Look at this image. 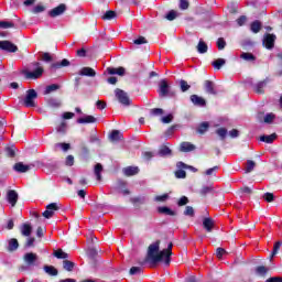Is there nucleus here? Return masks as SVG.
I'll list each match as a JSON object with an SVG mask.
<instances>
[{
  "label": "nucleus",
  "instance_id": "1",
  "mask_svg": "<svg viewBox=\"0 0 282 282\" xmlns=\"http://www.w3.org/2000/svg\"><path fill=\"white\" fill-rule=\"evenodd\" d=\"M160 240H156L152 245L148 247V253L145 257V263H152L155 265L160 263V261H164L165 257V265H171V257L173 256V242L167 245L166 249L160 251Z\"/></svg>",
  "mask_w": 282,
  "mask_h": 282
},
{
  "label": "nucleus",
  "instance_id": "2",
  "mask_svg": "<svg viewBox=\"0 0 282 282\" xmlns=\"http://www.w3.org/2000/svg\"><path fill=\"white\" fill-rule=\"evenodd\" d=\"M33 67H36V69H34L33 72H30V70L22 72V74L24 75V77L28 80H36V79L41 78V76H43V72H45V69H43V67H41V63H39V62H34Z\"/></svg>",
  "mask_w": 282,
  "mask_h": 282
},
{
  "label": "nucleus",
  "instance_id": "3",
  "mask_svg": "<svg viewBox=\"0 0 282 282\" xmlns=\"http://www.w3.org/2000/svg\"><path fill=\"white\" fill-rule=\"evenodd\" d=\"M115 96L120 105H123V107H131V98H129V95L124 90L116 88Z\"/></svg>",
  "mask_w": 282,
  "mask_h": 282
},
{
  "label": "nucleus",
  "instance_id": "4",
  "mask_svg": "<svg viewBox=\"0 0 282 282\" xmlns=\"http://www.w3.org/2000/svg\"><path fill=\"white\" fill-rule=\"evenodd\" d=\"M36 98H39V94L36 93V90L29 89L24 98V107H36V102H34Z\"/></svg>",
  "mask_w": 282,
  "mask_h": 282
},
{
  "label": "nucleus",
  "instance_id": "5",
  "mask_svg": "<svg viewBox=\"0 0 282 282\" xmlns=\"http://www.w3.org/2000/svg\"><path fill=\"white\" fill-rule=\"evenodd\" d=\"M57 210H61V206H58V203H51L46 205V210L43 212L42 217H44L45 219H52Z\"/></svg>",
  "mask_w": 282,
  "mask_h": 282
},
{
  "label": "nucleus",
  "instance_id": "6",
  "mask_svg": "<svg viewBox=\"0 0 282 282\" xmlns=\"http://www.w3.org/2000/svg\"><path fill=\"white\" fill-rule=\"evenodd\" d=\"M0 50H2V52H8L9 54H15V52H19V46L8 40H4L0 41Z\"/></svg>",
  "mask_w": 282,
  "mask_h": 282
},
{
  "label": "nucleus",
  "instance_id": "7",
  "mask_svg": "<svg viewBox=\"0 0 282 282\" xmlns=\"http://www.w3.org/2000/svg\"><path fill=\"white\" fill-rule=\"evenodd\" d=\"M276 42V35L267 33L264 34V37L262 40V44L267 50H273L274 48V43Z\"/></svg>",
  "mask_w": 282,
  "mask_h": 282
},
{
  "label": "nucleus",
  "instance_id": "8",
  "mask_svg": "<svg viewBox=\"0 0 282 282\" xmlns=\"http://www.w3.org/2000/svg\"><path fill=\"white\" fill-rule=\"evenodd\" d=\"M67 10V6L65 3H61L48 12V15L52 19H56V17H61Z\"/></svg>",
  "mask_w": 282,
  "mask_h": 282
},
{
  "label": "nucleus",
  "instance_id": "9",
  "mask_svg": "<svg viewBox=\"0 0 282 282\" xmlns=\"http://www.w3.org/2000/svg\"><path fill=\"white\" fill-rule=\"evenodd\" d=\"M7 202L14 208L17 206V202H19V193L14 189H9L7 192Z\"/></svg>",
  "mask_w": 282,
  "mask_h": 282
},
{
  "label": "nucleus",
  "instance_id": "10",
  "mask_svg": "<svg viewBox=\"0 0 282 282\" xmlns=\"http://www.w3.org/2000/svg\"><path fill=\"white\" fill-rule=\"evenodd\" d=\"M23 261L29 267L36 265V261H39V256L34 252H28L23 256Z\"/></svg>",
  "mask_w": 282,
  "mask_h": 282
},
{
  "label": "nucleus",
  "instance_id": "11",
  "mask_svg": "<svg viewBox=\"0 0 282 282\" xmlns=\"http://www.w3.org/2000/svg\"><path fill=\"white\" fill-rule=\"evenodd\" d=\"M169 82H166V79H161L158 90L161 98H166V96H169Z\"/></svg>",
  "mask_w": 282,
  "mask_h": 282
},
{
  "label": "nucleus",
  "instance_id": "12",
  "mask_svg": "<svg viewBox=\"0 0 282 282\" xmlns=\"http://www.w3.org/2000/svg\"><path fill=\"white\" fill-rule=\"evenodd\" d=\"M116 191H121L123 195H131V192L127 188V182L123 180H118L115 184Z\"/></svg>",
  "mask_w": 282,
  "mask_h": 282
},
{
  "label": "nucleus",
  "instance_id": "13",
  "mask_svg": "<svg viewBox=\"0 0 282 282\" xmlns=\"http://www.w3.org/2000/svg\"><path fill=\"white\" fill-rule=\"evenodd\" d=\"M96 122H98V119L91 115H87L77 119V124H94Z\"/></svg>",
  "mask_w": 282,
  "mask_h": 282
},
{
  "label": "nucleus",
  "instance_id": "14",
  "mask_svg": "<svg viewBox=\"0 0 282 282\" xmlns=\"http://www.w3.org/2000/svg\"><path fill=\"white\" fill-rule=\"evenodd\" d=\"M32 166L34 165H25L23 164V162H18L13 165V171H15L17 173H28V171L32 170Z\"/></svg>",
  "mask_w": 282,
  "mask_h": 282
},
{
  "label": "nucleus",
  "instance_id": "15",
  "mask_svg": "<svg viewBox=\"0 0 282 282\" xmlns=\"http://www.w3.org/2000/svg\"><path fill=\"white\" fill-rule=\"evenodd\" d=\"M189 100L195 107H206V99L198 95H191Z\"/></svg>",
  "mask_w": 282,
  "mask_h": 282
},
{
  "label": "nucleus",
  "instance_id": "16",
  "mask_svg": "<svg viewBox=\"0 0 282 282\" xmlns=\"http://www.w3.org/2000/svg\"><path fill=\"white\" fill-rule=\"evenodd\" d=\"M204 88L206 94H209L210 96H217V90L215 89V83L207 79L204 82Z\"/></svg>",
  "mask_w": 282,
  "mask_h": 282
},
{
  "label": "nucleus",
  "instance_id": "17",
  "mask_svg": "<svg viewBox=\"0 0 282 282\" xmlns=\"http://www.w3.org/2000/svg\"><path fill=\"white\" fill-rule=\"evenodd\" d=\"M123 175H126V177H133V175H138V173H140V167L138 166H127L123 167Z\"/></svg>",
  "mask_w": 282,
  "mask_h": 282
},
{
  "label": "nucleus",
  "instance_id": "18",
  "mask_svg": "<svg viewBox=\"0 0 282 282\" xmlns=\"http://www.w3.org/2000/svg\"><path fill=\"white\" fill-rule=\"evenodd\" d=\"M268 83H270V79L265 78L264 80H261L258 84H256V86L253 88L256 94H265V90L263 88L268 87Z\"/></svg>",
  "mask_w": 282,
  "mask_h": 282
},
{
  "label": "nucleus",
  "instance_id": "19",
  "mask_svg": "<svg viewBox=\"0 0 282 282\" xmlns=\"http://www.w3.org/2000/svg\"><path fill=\"white\" fill-rule=\"evenodd\" d=\"M203 228H205L207 232H213V228H215V220L210 217L204 218Z\"/></svg>",
  "mask_w": 282,
  "mask_h": 282
},
{
  "label": "nucleus",
  "instance_id": "20",
  "mask_svg": "<svg viewBox=\"0 0 282 282\" xmlns=\"http://www.w3.org/2000/svg\"><path fill=\"white\" fill-rule=\"evenodd\" d=\"M69 65H72L69 59L64 58L61 62H55V63L51 64V69H61L63 67H69Z\"/></svg>",
  "mask_w": 282,
  "mask_h": 282
},
{
  "label": "nucleus",
  "instance_id": "21",
  "mask_svg": "<svg viewBox=\"0 0 282 282\" xmlns=\"http://www.w3.org/2000/svg\"><path fill=\"white\" fill-rule=\"evenodd\" d=\"M79 76H88V78H94L96 76V70L91 67H83L79 70Z\"/></svg>",
  "mask_w": 282,
  "mask_h": 282
},
{
  "label": "nucleus",
  "instance_id": "22",
  "mask_svg": "<svg viewBox=\"0 0 282 282\" xmlns=\"http://www.w3.org/2000/svg\"><path fill=\"white\" fill-rule=\"evenodd\" d=\"M160 158H166L169 155H173V151L167 145H161L158 152Z\"/></svg>",
  "mask_w": 282,
  "mask_h": 282
},
{
  "label": "nucleus",
  "instance_id": "23",
  "mask_svg": "<svg viewBox=\"0 0 282 282\" xmlns=\"http://www.w3.org/2000/svg\"><path fill=\"white\" fill-rule=\"evenodd\" d=\"M198 193L200 197H206V195H213L215 193V188L212 185H206L203 186Z\"/></svg>",
  "mask_w": 282,
  "mask_h": 282
},
{
  "label": "nucleus",
  "instance_id": "24",
  "mask_svg": "<svg viewBox=\"0 0 282 282\" xmlns=\"http://www.w3.org/2000/svg\"><path fill=\"white\" fill-rule=\"evenodd\" d=\"M158 213L160 215H167L170 217H175L176 215V213L173 209L166 206L158 207Z\"/></svg>",
  "mask_w": 282,
  "mask_h": 282
},
{
  "label": "nucleus",
  "instance_id": "25",
  "mask_svg": "<svg viewBox=\"0 0 282 282\" xmlns=\"http://www.w3.org/2000/svg\"><path fill=\"white\" fill-rule=\"evenodd\" d=\"M261 28H263V25L261 24V21H259V20H254L250 24V30L253 34H259L261 32Z\"/></svg>",
  "mask_w": 282,
  "mask_h": 282
},
{
  "label": "nucleus",
  "instance_id": "26",
  "mask_svg": "<svg viewBox=\"0 0 282 282\" xmlns=\"http://www.w3.org/2000/svg\"><path fill=\"white\" fill-rule=\"evenodd\" d=\"M102 171H104L102 164L97 163L94 169V174L96 175L97 182H102Z\"/></svg>",
  "mask_w": 282,
  "mask_h": 282
},
{
  "label": "nucleus",
  "instance_id": "27",
  "mask_svg": "<svg viewBox=\"0 0 282 282\" xmlns=\"http://www.w3.org/2000/svg\"><path fill=\"white\" fill-rule=\"evenodd\" d=\"M107 72H108V74H110V76H113V75H116V74H117L118 76H123L126 69H124V67H122V66H120V67H118V68L108 67V68H107Z\"/></svg>",
  "mask_w": 282,
  "mask_h": 282
},
{
  "label": "nucleus",
  "instance_id": "28",
  "mask_svg": "<svg viewBox=\"0 0 282 282\" xmlns=\"http://www.w3.org/2000/svg\"><path fill=\"white\" fill-rule=\"evenodd\" d=\"M7 250H8V252H14V251L19 250V240H17V238H11L9 240Z\"/></svg>",
  "mask_w": 282,
  "mask_h": 282
},
{
  "label": "nucleus",
  "instance_id": "29",
  "mask_svg": "<svg viewBox=\"0 0 282 282\" xmlns=\"http://www.w3.org/2000/svg\"><path fill=\"white\" fill-rule=\"evenodd\" d=\"M181 151L183 153H191V151H195V144L191 142H182L181 143Z\"/></svg>",
  "mask_w": 282,
  "mask_h": 282
},
{
  "label": "nucleus",
  "instance_id": "30",
  "mask_svg": "<svg viewBox=\"0 0 282 282\" xmlns=\"http://www.w3.org/2000/svg\"><path fill=\"white\" fill-rule=\"evenodd\" d=\"M12 28L13 30H17L19 26L14 24L12 21H0V29L1 30H10Z\"/></svg>",
  "mask_w": 282,
  "mask_h": 282
},
{
  "label": "nucleus",
  "instance_id": "31",
  "mask_svg": "<svg viewBox=\"0 0 282 282\" xmlns=\"http://www.w3.org/2000/svg\"><path fill=\"white\" fill-rule=\"evenodd\" d=\"M274 140H276V133H272L269 135L263 134L260 137V142H265L267 144H272Z\"/></svg>",
  "mask_w": 282,
  "mask_h": 282
},
{
  "label": "nucleus",
  "instance_id": "32",
  "mask_svg": "<svg viewBox=\"0 0 282 282\" xmlns=\"http://www.w3.org/2000/svg\"><path fill=\"white\" fill-rule=\"evenodd\" d=\"M43 270L50 276H58V269H55L54 265H44Z\"/></svg>",
  "mask_w": 282,
  "mask_h": 282
},
{
  "label": "nucleus",
  "instance_id": "33",
  "mask_svg": "<svg viewBox=\"0 0 282 282\" xmlns=\"http://www.w3.org/2000/svg\"><path fill=\"white\" fill-rule=\"evenodd\" d=\"M240 58H242V61H247V63H254V61H257V56H254V54L246 52L240 54Z\"/></svg>",
  "mask_w": 282,
  "mask_h": 282
},
{
  "label": "nucleus",
  "instance_id": "34",
  "mask_svg": "<svg viewBox=\"0 0 282 282\" xmlns=\"http://www.w3.org/2000/svg\"><path fill=\"white\" fill-rule=\"evenodd\" d=\"M196 50L198 54H206V52H208V44H206V42H204L203 40H199Z\"/></svg>",
  "mask_w": 282,
  "mask_h": 282
},
{
  "label": "nucleus",
  "instance_id": "35",
  "mask_svg": "<svg viewBox=\"0 0 282 282\" xmlns=\"http://www.w3.org/2000/svg\"><path fill=\"white\" fill-rule=\"evenodd\" d=\"M21 235L23 237H30V235H32V225L23 224L21 227Z\"/></svg>",
  "mask_w": 282,
  "mask_h": 282
},
{
  "label": "nucleus",
  "instance_id": "36",
  "mask_svg": "<svg viewBox=\"0 0 282 282\" xmlns=\"http://www.w3.org/2000/svg\"><path fill=\"white\" fill-rule=\"evenodd\" d=\"M209 128H210V124L207 121H204L198 126L197 133H199L200 135H204V133H206V131H208Z\"/></svg>",
  "mask_w": 282,
  "mask_h": 282
},
{
  "label": "nucleus",
  "instance_id": "37",
  "mask_svg": "<svg viewBox=\"0 0 282 282\" xmlns=\"http://www.w3.org/2000/svg\"><path fill=\"white\" fill-rule=\"evenodd\" d=\"M63 268L66 270V272H73L74 268H76V263L69 260H64L63 261Z\"/></svg>",
  "mask_w": 282,
  "mask_h": 282
},
{
  "label": "nucleus",
  "instance_id": "38",
  "mask_svg": "<svg viewBox=\"0 0 282 282\" xmlns=\"http://www.w3.org/2000/svg\"><path fill=\"white\" fill-rule=\"evenodd\" d=\"M110 140L111 142H120V140H122V133H120L119 130H113L110 133Z\"/></svg>",
  "mask_w": 282,
  "mask_h": 282
},
{
  "label": "nucleus",
  "instance_id": "39",
  "mask_svg": "<svg viewBox=\"0 0 282 282\" xmlns=\"http://www.w3.org/2000/svg\"><path fill=\"white\" fill-rule=\"evenodd\" d=\"M116 17H117L116 11L109 10V11H107V12L101 17V19H102V21H111V20L116 19Z\"/></svg>",
  "mask_w": 282,
  "mask_h": 282
},
{
  "label": "nucleus",
  "instance_id": "40",
  "mask_svg": "<svg viewBox=\"0 0 282 282\" xmlns=\"http://www.w3.org/2000/svg\"><path fill=\"white\" fill-rule=\"evenodd\" d=\"M47 106L51 109H58V107H61V100H58L56 98H51L47 100Z\"/></svg>",
  "mask_w": 282,
  "mask_h": 282
},
{
  "label": "nucleus",
  "instance_id": "41",
  "mask_svg": "<svg viewBox=\"0 0 282 282\" xmlns=\"http://www.w3.org/2000/svg\"><path fill=\"white\" fill-rule=\"evenodd\" d=\"M212 65H213V67H214L215 69H221V67H224V65H226V59H224V58H218V59L214 61V62L212 63Z\"/></svg>",
  "mask_w": 282,
  "mask_h": 282
},
{
  "label": "nucleus",
  "instance_id": "42",
  "mask_svg": "<svg viewBox=\"0 0 282 282\" xmlns=\"http://www.w3.org/2000/svg\"><path fill=\"white\" fill-rule=\"evenodd\" d=\"M268 267L259 265L256 268V273L259 274V276H265L268 274Z\"/></svg>",
  "mask_w": 282,
  "mask_h": 282
},
{
  "label": "nucleus",
  "instance_id": "43",
  "mask_svg": "<svg viewBox=\"0 0 282 282\" xmlns=\"http://www.w3.org/2000/svg\"><path fill=\"white\" fill-rule=\"evenodd\" d=\"M53 254L56 257V259H67L69 257V254L62 249H57Z\"/></svg>",
  "mask_w": 282,
  "mask_h": 282
},
{
  "label": "nucleus",
  "instance_id": "44",
  "mask_svg": "<svg viewBox=\"0 0 282 282\" xmlns=\"http://www.w3.org/2000/svg\"><path fill=\"white\" fill-rule=\"evenodd\" d=\"M131 204H133V206H142V204H144V197H132L130 198Z\"/></svg>",
  "mask_w": 282,
  "mask_h": 282
},
{
  "label": "nucleus",
  "instance_id": "45",
  "mask_svg": "<svg viewBox=\"0 0 282 282\" xmlns=\"http://www.w3.org/2000/svg\"><path fill=\"white\" fill-rule=\"evenodd\" d=\"M254 166H257L254 161L247 160L246 173H252V171H254Z\"/></svg>",
  "mask_w": 282,
  "mask_h": 282
},
{
  "label": "nucleus",
  "instance_id": "46",
  "mask_svg": "<svg viewBox=\"0 0 282 282\" xmlns=\"http://www.w3.org/2000/svg\"><path fill=\"white\" fill-rule=\"evenodd\" d=\"M217 135H219L220 140H226V137L228 135V130L226 128H219L216 130Z\"/></svg>",
  "mask_w": 282,
  "mask_h": 282
},
{
  "label": "nucleus",
  "instance_id": "47",
  "mask_svg": "<svg viewBox=\"0 0 282 282\" xmlns=\"http://www.w3.org/2000/svg\"><path fill=\"white\" fill-rule=\"evenodd\" d=\"M274 118H276V115H275V113H272V112L267 113V115L264 116V122H265V124H272V122H274Z\"/></svg>",
  "mask_w": 282,
  "mask_h": 282
},
{
  "label": "nucleus",
  "instance_id": "48",
  "mask_svg": "<svg viewBox=\"0 0 282 282\" xmlns=\"http://www.w3.org/2000/svg\"><path fill=\"white\" fill-rule=\"evenodd\" d=\"M262 198L264 199V202H267L268 204H272V202H274V194L267 192L263 194Z\"/></svg>",
  "mask_w": 282,
  "mask_h": 282
},
{
  "label": "nucleus",
  "instance_id": "49",
  "mask_svg": "<svg viewBox=\"0 0 282 282\" xmlns=\"http://www.w3.org/2000/svg\"><path fill=\"white\" fill-rule=\"evenodd\" d=\"M57 89H61V86L57 85V84H52V85L46 86L44 93L45 94H52V91H56Z\"/></svg>",
  "mask_w": 282,
  "mask_h": 282
},
{
  "label": "nucleus",
  "instance_id": "50",
  "mask_svg": "<svg viewBox=\"0 0 282 282\" xmlns=\"http://www.w3.org/2000/svg\"><path fill=\"white\" fill-rule=\"evenodd\" d=\"M165 19L167 21H175V19H177V11L175 10L169 11V13L165 15Z\"/></svg>",
  "mask_w": 282,
  "mask_h": 282
},
{
  "label": "nucleus",
  "instance_id": "51",
  "mask_svg": "<svg viewBox=\"0 0 282 282\" xmlns=\"http://www.w3.org/2000/svg\"><path fill=\"white\" fill-rule=\"evenodd\" d=\"M184 215L185 217H195V209L192 206H186Z\"/></svg>",
  "mask_w": 282,
  "mask_h": 282
},
{
  "label": "nucleus",
  "instance_id": "52",
  "mask_svg": "<svg viewBox=\"0 0 282 282\" xmlns=\"http://www.w3.org/2000/svg\"><path fill=\"white\" fill-rule=\"evenodd\" d=\"M237 25H239V28H243V25H246V23L248 22V17L246 15H240L237 20Z\"/></svg>",
  "mask_w": 282,
  "mask_h": 282
},
{
  "label": "nucleus",
  "instance_id": "53",
  "mask_svg": "<svg viewBox=\"0 0 282 282\" xmlns=\"http://www.w3.org/2000/svg\"><path fill=\"white\" fill-rule=\"evenodd\" d=\"M135 274H142V269L140 267H132L129 271L130 276H135Z\"/></svg>",
  "mask_w": 282,
  "mask_h": 282
},
{
  "label": "nucleus",
  "instance_id": "54",
  "mask_svg": "<svg viewBox=\"0 0 282 282\" xmlns=\"http://www.w3.org/2000/svg\"><path fill=\"white\" fill-rule=\"evenodd\" d=\"M147 43H149V41H147V37L144 36H139L138 39L133 40L134 45H145Z\"/></svg>",
  "mask_w": 282,
  "mask_h": 282
},
{
  "label": "nucleus",
  "instance_id": "55",
  "mask_svg": "<svg viewBox=\"0 0 282 282\" xmlns=\"http://www.w3.org/2000/svg\"><path fill=\"white\" fill-rule=\"evenodd\" d=\"M175 177L177 180H186V171L180 169L175 172Z\"/></svg>",
  "mask_w": 282,
  "mask_h": 282
},
{
  "label": "nucleus",
  "instance_id": "56",
  "mask_svg": "<svg viewBox=\"0 0 282 282\" xmlns=\"http://www.w3.org/2000/svg\"><path fill=\"white\" fill-rule=\"evenodd\" d=\"M224 254H228V251H226V249L218 247L216 249V257L217 259H223Z\"/></svg>",
  "mask_w": 282,
  "mask_h": 282
},
{
  "label": "nucleus",
  "instance_id": "57",
  "mask_svg": "<svg viewBox=\"0 0 282 282\" xmlns=\"http://www.w3.org/2000/svg\"><path fill=\"white\" fill-rule=\"evenodd\" d=\"M180 85H181V90L184 93V91H188L191 89V85H188V82L187 80H184L182 79L180 82Z\"/></svg>",
  "mask_w": 282,
  "mask_h": 282
},
{
  "label": "nucleus",
  "instance_id": "58",
  "mask_svg": "<svg viewBox=\"0 0 282 282\" xmlns=\"http://www.w3.org/2000/svg\"><path fill=\"white\" fill-rule=\"evenodd\" d=\"M41 12H45V6L37 4L33 8V14H41Z\"/></svg>",
  "mask_w": 282,
  "mask_h": 282
},
{
  "label": "nucleus",
  "instance_id": "59",
  "mask_svg": "<svg viewBox=\"0 0 282 282\" xmlns=\"http://www.w3.org/2000/svg\"><path fill=\"white\" fill-rule=\"evenodd\" d=\"M216 45L218 50H225L226 48V40L224 37H219L216 42Z\"/></svg>",
  "mask_w": 282,
  "mask_h": 282
},
{
  "label": "nucleus",
  "instance_id": "60",
  "mask_svg": "<svg viewBox=\"0 0 282 282\" xmlns=\"http://www.w3.org/2000/svg\"><path fill=\"white\" fill-rule=\"evenodd\" d=\"M191 3L188 2V0H180V10H188Z\"/></svg>",
  "mask_w": 282,
  "mask_h": 282
},
{
  "label": "nucleus",
  "instance_id": "61",
  "mask_svg": "<svg viewBox=\"0 0 282 282\" xmlns=\"http://www.w3.org/2000/svg\"><path fill=\"white\" fill-rule=\"evenodd\" d=\"M177 169H191L192 171H194V173H197V169L193 167V166H188L187 164H185L184 162H178L176 164Z\"/></svg>",
  "mask_w": 282,
  "mask_h": 282
},
{
  "label": "nucleus",
  "instance_id": "62",
  "mask_svg": "<svg viewBox=\"0 0 282 282\" xmlns=\"http://www.w3.org/2000/svg\"><path fill=\"white\" fill-rule=\"evenodd\" d=\"M42 61H44V63H52L54 61V58L52 57V55L50 53H43Z\"/></svg>",
  "mask_w": 282,
  "mask_h": 282
},
{
  "label": "nucleus",
  "instance_id": "63",
  "mask_svg": "<svg viewBox=\"0 0 282 282\" xmlns=\"http://www.w3.org/2000/svg\"><path fill=\"white\" fill-rule=\"evenodd\" d=\"M169 199V194H162L154 197V202H166Z\"/></svg>",
  "mask_w": 282,
  "mask_h": 282
},
{
  "label": "nucleus",
  "instance_id": "64",
  "mask_svg": "<svg viewBox=\"0 0 282 282\" xmlns=\"http://www.w3.org/2000/svg\"><path fill=\"white\" fill-rule=\"evenodd\" d=\"M265 282H282V276H271Z\"/></svg>",
  "mask_w": 282,
  "mask_h": 282
}]
</instances>
